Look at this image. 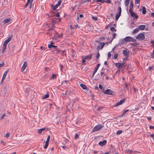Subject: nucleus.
<instances>
[{
  "label": "nucleus",
  "instance_id": "6",
  "mask_svg": "<svg viewBox=\"0 0 154 154\" xmlns=\"http://www.w3.org/2000/svg\"><path fill=\"white\" fill-rule=\"evenodd\" d=\"M125 63H116V66L118 68H123L125 64Z\"/></svg>",
  "mask_w": 154,
  "mask_h": 154
},
{
  "label": "nucleus",
  "instance_id": "21",
  "mask_svg": "<svg viewBox=\"0 0 154 154\" xmlns=\"http://www.w3.org/2000/svg\"><path fill=\"white\" fill-rule=\"evenodd\" d=\"M138 28L139 29L143 30L144 29V25H141L139 26Z\"/></svg>",
  "mask_w": 154,
  "mask_h": 154
},
{
  "label": "nucleus",
  "instance_id": "22",
  "mask_svg": "<svg viewBox=\"0 0 154 154\" xmlns=\"http://www.w3.org/2000/svg\"><path fill=\"white\" fill-rule=\"evenodd\" d=\"M6 47H7V45H5L4 44H3V47H2V53H3L5 51V50L6 49Z\"/></svg>",
  "mask_w": 154,
  "mask_h": 154
},
{
  "label": "nucleus",
  "instance_id": "10",
  "mask_svg": "<svg viewBox=\"0 0 154 154\" xmlns=\"http://www.w3.org/2000/svg\"><path fill=\"white\" fill-rule=\"evenodd\" d=\"M12 37L13 35H11L6 40L4 41V44L7 45L8 43L11 40Z\"/></svg>",
  "mask_w": 154,
  "mask_h": 154
},
{
  "label": "nucleus",
  "instance_id": "20",
  "mask_svg": "<svg viewBox=\"0 0 154 154\" xmlns=\"http://www.w3.org/2000/svg\"><path fill=\"white\" fill-rule=\"evenodd\" d=\"M123 54L125 56H128V53L126 50H124L123 51Z\"/></svg>",
  "mask_w": 154,
  "mask_h": 154
},
{
  "label": "nucleus",
  "instance_id": "23",
  "mask_svg": "<svg viewBox=\"0 0 154 154\" xmlns=\"http://www.w3.org/2000/svg\"><path fill=\"white\" fill-rule=\"evenodd\" d=\"M130 0H125V4L126 6H127L129 4Z\"/></svg>",
  "mask_w": 154,
  "mask_h": 154
},
{
  "label": "nucleus",
  "instance_id": "30",
  "mask_svg": "<svg viewBox=\"0 0 154 154\" xmlns=\"http://www.w3.org/2000/svg\"><path fill=\"white\" fill-rule=\"evenodd\" d=\"M67 93V91H66L65 92V93H62L61 95V96L62 97H65L67 94H66Z\"/></svg>",
  "mask_w": 154,
  "mask_h": 154
},
{
  "label": "nucleus",
  "instance_id": "40",
  "mask_svg": "<svg viewBox=\"0 0 154 154\" xmlns=\"http://www.w3.org/2000/svg\"><path fill=\"white\" fill-rule=\"evenodd\" d=\"M116 33H114L113 35H112V38L111 40L110 41V43H111L112 41V40H113V39H114L116 36Z\"/></svg>",
  "mask_w": 154,
  "mask_h": 154
},
{
  "label": "nucleus",
  "instance_id": "26",
  "mask_svg": "<svg viewBox=\"0 0 154 154\" xmlns=\"http://www.w3.org/2000/svg\"><path fill=\"white\" fill-rule=\"evenodd\" d=\"M118 11L119 14H121L122 9L120 7H119L118 9Z\"/></svg>",
  "mask_w": 154,
  "mask_h": 154
},
{
  "label": "nucleus",
  "instance_id": "57",
  "mask_svg": "<svg viewBox=\"0 0 154 154\" xmlns=\"http://www.w3.org/2000/svg\"><path fill=\"white\" fill-rule=\"evenodd\" d=\"M100 57V54L99 52H98L97 55L96 56V58L97 59H98Z\"/></svg>",
  "mask_w": 154,
  "mask_h": 154
},
{
  "label": "nucleus",
  "instance_id": "11",
  "mask_svg": "<svg viewBox=\"0 0 154 154\" xmlns=\"http://www.w3.org/2000/svg\"><path fill=\"white\" fill-rule=\"evenodd\" d=\"M107 141L106 140H104L103 141H101L99 142L98 144L101 146H103L106 145Z\"/></svg>",
  "mask_w": 154,
  "mask_h": 154
},
{
  "label": "nucleus",
  "instance_id": "8",
  "mask_svg": "<svg viewBox=\"0 0 154 154\" xmlns=\"http://www.w3.org/2000/svg\"><path fill=\"white\" fill-rule=\"evenodd\" d=\"M150 27V25L149 24L147 23L146 24V25H145V30L146 31H149V32H150L151 31Z\"/></svg>",
  "mask_w": 154,
  "mask_h": 154
},
{
  "label": "nucleus",
  "instance_id": "14",
  "mask_svg": "<svg viewBox=\"0 0 154 154\" xmlns=\"http://www.w3.org/2000/svg\"><path fill=\"white\" fill-rule=\"evenodd\" d=\"M8 72V70H6L5 72L4 73L3 76H2V79L3 80H4V79H5L6 76V75Z\"/></svg>",
  "mask_w": 154,
  "mask_h": 154
},
{
  "label": "nucleus",
  "instance_id": "25",
  "mask_svg": "<svg viewBox=\"0 0 154 154\" xmlns=\"http://www.w3.org/2000/svg\"><path fill=\"white\" fill-rule=\"evenodd\" d=\"M129 110V109H127V110H126L123 112V113L121 115V116H125L126 114V113L127 112H128V111Z\"/></svg>",
  "mask_w": 154,
  "mask_h": 154
},
{
  "label": "nucleus",
  "instance_id": "28",
  "mask_svg": "<svg viewBox=\"0 0 154 154\" xmlns=\"http://www.w3.org/2000/svg\"><path fill=\"white\" fill-rule=\"evenodd\" d=\"M104 2H106L108 4H110L111 3V1L110 0H107L106 1H103L102 2V3H103Z\"/></svg>",
  "mask_w": 154,
  "mask_h": 154
},
{
  "label": "nucleus",
  "instance_id": "16",
  "mask_svg": "<svg viewBox=\"0 0 154 154\" xmlns=\"http://www.w3.org/2000/svg\"><path fill=\"white\" fill-rule=\"evenodd\" d=\"M45 128H44L39 129L38 130V133L39 134H41L42 133V131H45Z\"/></svg>",
  "mask_w": 154,
  "mask_h": 154
},
{
  "label": "nucleus",
  "instance_id": "7",
  "mask_svg": "<svg viewBox=\"0 0 154 154\" xmlns=\"http://www.w3.org/2000/svg\"><path fill=\"white\" fill-rule=\"evenodd\" d=\"M100 66V64L99 63H98L96 67L94 68V72L93 73V74H92V78H94L95 74L97 72V71L98 69Z\"/></svg>",
  "mask_w": 154,
  "mask_h": 154
},
{
  "label": "nucleus",
  "instance_id": "42",
  "mask_svg": "<svg viewBox=\"0 0 154 154\" xmlns=\"http://www.w3.org/2000/svg\"><path fill=\"white\" fill-rule=\"evenodd\" d=\"M118 54L117 53H116L114 55V58L115 59H116L118 57Z\"/></svg>",
  "mask_w": 154,
  "mask_h": 154
},
{
  "label": "nucleus",
  "instance_id": "17",
  "mask_svg": "<svg viewBox=\"0 0 154 154\" xmlns=\"http://www.w3.org/2000/svg\"><path fill=\"white\" fill-rule=\"evenodd\" d=\"M11 21V19L10 18H7L4 21H3V22L4 24H6V23H8L10 22Z\"/></svg>",
  "mask_w": 154,
  "mask_h": 154
},
{
  "label": "nucleus",
  "instance_id": "24",
  "mask_svg": "<svg viewBox=\"0 0 154 154\" xmlns=\"http://www.w3.org/2000/svg\"><path fill=\"white\" fill-rule=\"evenodd\" d=\"M85 59H87L88 60H90L92 59V55L91 54L86 56L85 57Z\"/></svg>",
  "mask_w": 154,
  "mask_h": 154
},
{
  "label": "nucleus",
  "instance_id": "4",
  "mask_svg": "<svg viewBox=\"0 0 154 154\" xmlns=\"http://www.w3.org/2000/svg\"><path fill=\"white\" fill-rule=\"evenodd\" d=\"M136 38L140 40H143L144 38V35L143 33H139Z\"/></svg>",
  "mask_w": 154,
  "mask_h": 154
},
{
  "label": "nucleus",
  "instance_id": "52",
  "mask_svg": "<svg viewBox=\"0 0 154 154\" xmlns=\"http://www.w3.org/2000/svg\"><path fill=\"white\" fill-rule=\"evenodd\" d=\"M142 14H144V7L142 6Z\"/></svg>",
  "mask_w": 154,
  "mask_h": 154
},
{
  "label": "nucleus",
  "instance_id": "41",
  "mask_svg": "<svg viewBox=\"0 0 154 154\" xmlns=\"http://www.w3.org/2000/svg\"><path fill=\"white\" fill-rule=\"evenodd\" d=\"M50 135H48L47 137L46 141V142L49 143L50 140Z\"/></svg>",
  "mask_w": 154,
  "mask_h": 154
},
{
  "label": "nucleus",
  "instance_id": "35",
  "mask_svg": "<svg viewBox=\"0 0 154 154\" xmlns=\"http://www.w3.org/2000/svg\"><path fill=\"white\" fill-rule=\"evenodd\" d=\"M133 91H134V95L135 94L136 95L137 91H138L137 89L136 88H133Z\"/></svg>",
  "mask_w": 154,
  "mask_h": 154
},
{
  "label": "nucleus",
  "instance_id": "43",
  "mask_svg": "<svg viewBox=\"0 0 154 154\" xmlns=\"http://www.w3.org/2000/svg\"><path fill=\"white\" fill-rule=\"evenodd\" d=\"M105 45V44L104 42L102 43H101V48H100L101 49H102L103 48L104 46Z\"/></svg>",
  "mask_w": 154,
  "mask_h": 154
},
{
  "label": "nucleus",
  "instance_id": "50",
  "mask_svg": "<svg viewBox=\"0 0 154 154\" xmlns=\"http://www.w3.org/2000/svg\"><path fill=\"white\" fill-rule=\"evenodd\" d=\"M140 0H135V4H138L140 2Z\"/></svg>",
  "mask_w": 154,
  "mask_h": 154
},
{
  "label": "nucleus",
  "instance_id": "5",
  "mask_svg": "<svg viewBox=\"0 0 154 154\" xmlns=\"http://www.w3.org/2000/svg\"><path fill=\"white\" fill-rule=\"evenodd\" d=\"M129 13L132 17H134L136 19L138 18V16L135 14V13L133 12L132 9L129 10Z\"/></svg>",
  "mask_w": 154,
  "mask_h": 154
},
{
  "label": "nucleus",
  "instance_id": "53",
  "mask_svg": "<svg viewBox=\"0 0 154 154\" xmlns=\"http://www.w3.org/2000/svg\"><path fill=\"white\" fill-rule=\"evenodd\" d=\"M9 134L8 133H7L6 135H5V137L6 138H8V137H9Z\"/></svg>",
  "mask_w": 154,
  "mask_h": 154
},
{
  "label": "nucleus",
  "instance_id": "44",
  "mask_svg": "<svg viewBox=\"0 0 154 154\" xmlns=\"http://www.w3.org/2000/svg\"><path fill=\"white\" fill-rule=\"evenodd\" d=\"M92 19L94 20H97V17L92 16Z\"/></svg>",
  "mask_w": 154,
  "mask_h": 154
},
{
  "label": "nucleus",
  "instance_id": "46",
  "mask_svg": "<svg viewBox=\"0 0 154 154\" xmlns=\"http://www.w3.org/2000/svg\"><path fill=\"white\" fill-rule=\"evenodd\" d=\"M5 116V113H4L2 115V116H1V117L0 118V119L1 120L3 119L4 118Z\"/></svg>",
  "mask_w": 154,
  "mask_h": 154
},
{
  "label": "nucleus",
  "instance_id": "29",
  "mask_svg": "<svg viewBox=\"0 0 154 154\" xmlns=\"http://www.w3.org/2000/svg\"><path fill=\"white\" fill-rule=\"evenodd\" d=\"M99 79L100 81H102L104 80V77L103 76H102L101 75H100L99 76V78H98Z\"/></svg>",
  "mask_w": 154,
  "mask_h": 154
},
{
  "label": "nucleus",
  "instance_id": "19",
  "mask_svg": "<svg viewBox=\"0 0 154 154\" xmlns=\"http://www.w3.org/2000/svg\"><path fill=\"white\" fill-rule=\"evenodd\" d=\"M139 31V29L138 28H137L133 30V34H136V33L138 32Z\"/></svg>",
  "mask_w": 154,
  "mask_h": 154
},
{
  "label": "nucleus",
  "instance_id": "3",
  "mask_svg": "<svg viewBox=\"0 0 154 154\" xmlns=\"http://www.w3.org/2000/svg\"><path fill=\"white\" fill-rule=\"evenodd\" d=\"M115 93V91L110 89H107L104 93V94L111 95H114Z\"/></svg>",
  "mask_w": 154,
  "mask_h": 154
},
{
  "label": "nucleus",
  "instance_id": "54",
  "mask_svg": "<svg viewBox=\"0 0 154 154\" xmlns=\"http://www.w3.org/2000/svg\"><path fill=\"white\" fill-rule=\"evenodd\" d=\"M4 63L3 62L2 63L0 64V68L2 67L4 65Z\"/></svg>",
  "mask_w": 154,
  "mask_h": 154
},
{
  "label": "nucleus",
  "instance_id": "38",
  "mask_svg": "<svg viewBox=\"0 0 154 154\" xmlns=\"http://www.w3.org/2000/svg\"><path fill=\"white\" fill-rule=\"evenodd\" d=\"M122 132V131L121 130H118V131L116 133V134L117 135H119L120 134H121Z\"/></svg>",
  "mask_w": 154,
  "mask_h": 154
},
{
  "label": "nucleus",
  "instance_id": "64",
  "mask_svg": "<svg viewBox=\"0 0 154 154\" xmlns=\"http://www.w3.org/2000/svg\"><path fill=\"white\" fill-rule=\"evenodd\" d=\"M151 17H154V13L152 12V13H151Z\"/></svg>",
  "mask_w": 154,
  "mask_h": 154
},
{
  "label": "nucleus",
  "instance_id": "34",
  "mask_svg": "<svg viewBox=\"0 0 154 154\" xmlns=\"http://www.w3.org/2000/svg\"><path fill=\"white\" fill-rule=\"evenodd\" d=\"M56 76H57L55 75L54 74H52L50 79H56Z\"/></svg>",
  "mask_w": 154,
  "mask_h": 154
},
{
  "label": "nucleus",
  "instance_id": "31",
  "mask_svg": "<svg viewBox=\"0 0 154 154\" xmlns=\"http://www.w3.org/2000/svg\"><path fill=\"white\" fill-rule=\"evenodd\" d=\"M103 68H102V70H103ZM105 74V72H104V71H101V72H100V75H101L102 76H103V77H104V74Z\"/></svg>",
  "mask_w": 154,
  "mask_h": 154
},
{
  "label": "nucleus",
  "instance_id": "47",
  "mask_svg": "<svg viewBox=\"0 0 154 154\" xmlns=\"http://www.w3.org/2000/svg\"><path fill=\"white\" fill-rule=\"evenodd\" d=\"M79 137V135L77 134H75V137H74V139L75 140H76L78 137Z\"/></svg>",
  "mask_w": 154,
  "mask_h": 154
},
{
  "label": "nucleus",
  "instance_id": "36",
  "mask_svg": "<svg viewBox=\"0 0 154 154\" xmlns=\"http://www.w3.org/2000/svg\"><path fill=\"white\" fill-rule=\"evenodd\" d=\"M29 0H27V2L25 4V6H24V8H26L29 5Z\"/></svg>",
  "mask_w": 154,
  "mask_h": 154
},
{
  "label": "nucleus",
  "instance_id": "2",
  "mask_svg": "<svg viewBox=\"0 0 154 154\" xmlns=\"http://www.w3.org/2000/svg\"><path fill=\"white\" fill-rule=\"evenodd\" d=\"M124 40L126 42H135L136 40L130 36H127L125 38Z\"/></svg>",
  "mask_w": 154,
  "mask_h": 154
},
{
  "label": "nucleus",
  "instance_id": "48",
  "mask_svg": "<svg viewBox=\"0 0 154 154\" xmlns=\"http://www.w3.org/2000/svg\"><path fill=\"white\" fill-rule=\"evenodd\" d=\"M126 42V41H125V40H124V38L121 41V44H125Z\"/></svg>",
  "mask_w": 154,
  "mask_h": 154
},
{
  "label": "nucleus",
  "instance_id": "58",
  "mask_svg": "<svg viewBox=\"0 0 154 154\" xmlns=\"http://www.w3.org/2000/svg\"><path fill=\"white\" fill-rule=\"evenodd\" d=\"M99 87L100 89H102L103 88V87L101 84L99 85Z\"/></svg>",
  "mask_w": 154,
  "mask_h": 154
},
{
  "label": "nucleus",
  "instance_id": "61",
  "mask_svg": "<svg viewBox=\"0 0 154 154\" xmlns=\"http://www.w3.org/2000/svg\"><path fill=\"white\" fill-rule=\"evenodd\" d=\"M40 48L41 49L43 50H45V48L44 47H43V46H41Z\"/></svg>",
  "mask_w": 154,
  "mask_h": 154
},
{
  "label": "nucleus",
  "instance_id": "45",
  "mask_svg": "<svg viewBox=\"0 0 154 154\" xmlns=\"http://www.w3.org/2000/svg\"><path fill=\"white\" fill-rule=\"evenodd\" d=\"M49 97V95L48 93H47L46 94V95H45V96L44 97V98H48Z\"/></svg>",
  "mask_w": 154,
  "mask_h": 154
},
{
  "label": "nucleus",
  "instance_id": "60",
  "mask_svg": "<svg viewBox=\"0 0 154 154\" xmlns=\"http://www.w3.org/2000/svg\"><path fill=\"white\" fill-rule=\"evenodd\" d=\"M103 108V107H98V111H100V110L101 109H102V108Z\"/></svg>",
  "mask_w": 154,
  "mask_h": 154
},
{
  "label": "nucleus",
  "instance_id": "49",
  "mask_svg": "<svg viewBox=\"0 0 154 154\" xmlns=\"http://www.w3.org/2000/svg\"><path fill=\"white\" fill-rule=\"evenodd\" d=\"M111 54L110 53V52H109L108 54V58H110L111 57Z\"/></svg>",
  "mask_w": 154,
  "mask_h": 154
},
{
  "label": "nucleus",
  "instance_id": "56",
  "mask_svg": "<svg viewBox=\"0 0 154 154\" xmlns=\"http://www.w3.org/2000/svg\"><path fill=\"white\" fill-rule=\"evenodd\" d=\"M53 45L52 44H49L48 45V48H51L53 47Z\"/></svg>",
  "mask_w": 154,
  "mask_h": 154
},
{
  "label": "nucleus",
  "instance_id": "39",
  "mask_svg": "<svg viewBox=\"0 0 154 154\" xmlns=\"http://www.w3.org/2000/svg\"><path fill=\"white\" fill-rule=\"evenodd\" d=\"M124 89L125 90H129V88H128V85H127V84L126 83L125 84V87H124Z\"/></svg>",
  "mask_w": 154,
  "mask_h": 154
},
{
  "label": "nucleus",
  "instance_id": "27",
  "mask_svg": "<svg viewBox=\"0 0 154 154\" xmlns=\"http://www.w3.org/2000/svg\"><path fill=\"white\" fill-rule=\"evenodd\" d=\"M121 15L120 14H116V20H118V19L119 17Z\"/></svg>",
  "mask_w": 154,
  "mask_h": 154
},
{
  "label": "nucleus",
  "instance_id": "59",
  "mask_svg": "<svg viewBox=\"0 0 154 154\" xmlns=\"http://www.w3.org/2000/svg\"><path fill=\"white\" fill-rule=\"evenodd\" d=\"M134 151H133L130 150H128L127 151V152H129L130 153L133 152Z\"/></svg>",
  "mask_w": 154,
  "mask_h": 154
},
{
  "label": "nucleus",
  "instance_id": "32",
  "mask_svg": "<svg viewBox=\"0 0 154 154\" xmlns=\"http://www.w3.org/2000/svg\"><path fill=\"white\" fill-rule=\"evenodd\" d=\"M110 30L112 32H116V30L114 27H111L110 28Z\"/></svg>",
  "mask_w": 154,
  "mask_h": 154
},
{
  "label": "nucleus",
  "instance_id": "15",
  "mask_svg": "<svg viewBox=\"0 0 154 154\" xmlns=\"http://www.w3.org/2000/svg\"><path fill=\"white\" fill-rule=\"evenodd\" d=\"M80 86H81V87L83 89H84V90H85V89H88V88H87V86H86V85L84 84H81L80 85Z\"/></svg>",
  "mask_w": 154,
  "mask_h": 154
},
{
  "label": "nucleus",
  "instance_id": "63",
  "mask_svg": "<svg viewBox=\"0 0 154 154\" xmlns=\"http://www.w3.org/2000/svg\"><path fill=\"white\" fill-rule=\"evenodd\" d=\"M65 51H66L65 50H62L61 51L62 52V54L63 56H64V53L65 52Z\"/></svg>",
  "mask_w": 154,
  "mask_h": 154
},
{
  "label": "nucleus",
  "instance_id": "13",
  "mask_svg": "<svg viewBox=\"0 0 154 154\" xmlns=\"http://www.w3.org/2000/svg\"><path fill=\"white\" fill-rule=\"evenodd\" d=\"M125 99H122L119 102L117 103L115 105V106H117L122 104L125 101Z\"/></svg>",
  "mask_w": 154,
  "mask_h": 154
},
{
  "label": "nucleus",
  "instance_id": "18",
  "mask_svg": "<svg viewBox=\"0 0 154 154\" xmlns=\"http://www.w3.org/2000/svg\"><path fill=\"white\" fill-rule=\"evenodd\" d=\"M133 1L132 0L130 2L129 10L133 9Z\"/></svg>",
  "mask_w": 154,
  "mask_h": 154
},
{
  "label": "nucleus",
  "instance_id": "12",
  "mask_svg": "<svg viewBox=\"0 0 154 154\" xmlns=\"http://www.w3.org/2000/svg\"><path fill=\"white\" fill-rule=\"evenodd\" d=\"M61 2L62 0H59L58 3L53 8V10H55L60 5Z\"/></svg>",
  "mask_w": 154,
  "mask_h": 154
},
{
  "label": "nucleus",
  "instance_id": "33",
  "mask_svg": "<svg viewBox=\"0 0 154 154\" xmlns=\"http://www.w3.org/2000/svg\"><path fill=\"white\" fill-rule=\"evenodd\" d=\"M48 144L49 143L46 142H45V145L44 146V148L45 149H46L47 148L48 145Z\"/></svg>",
  "mask_w": 154,
  "mask_h": 154
},
{
  "label": "nucleus",
  "instance_id": "9",
  "mask_svg": "<svg viewBox=\"0 0 154 154\" xmlns=\"http://www.w3.org/2000/svg\"><path fill=\"white\" fill-rule=\"evenodd\" d=\"M27 62L26 61L24 62L21 68V71L22 72H23L26 67L27 66Z\"/></svg>",
  "mask_w": 154,
  "mask_h": 154
},
{
  "label": "nucleus",
  "instance_id": "51",
  "mask_svg": "<svg viewBox=\"0 0 154 154\" xmlns=\"http://www.w3.org/2000/svg\"><path fill=\"white\" fill-rule=\"evenodd\" d=\"M90 0H84L83 1H82V3H84L85 2H89V1H90Z\"/></svg>",
  "mask_w": 154,
  "mask_h": 154
},
{
  "label": "nucleus",
  "instance_id": "37",
  "mask_svg": "<svg viewBox=\"0 0 154 154\" xmlns=\"http://www.w3.org/2000/svg\"><path fill=\"white\" fill-rule=\"evenodd\" d=\"M55 51H56V54H58L59 52L60 51V50L58 48H57L55 49Z\"/></svg>",
  "mask_w": 154,
  "mask_h": 154
},
{
  "label": "nucleus",
  "instance_id": "62",
  "mask_svg": "<svg viewBox=\"0 0 154 154\" xmlns=\"http://www.w3.org/2000/svg\"><path fill=\"white\" fill-rule=\"evenodd\" d=\"M29 8H31L32 7V3L31 2L30 3H29Z\"/></svg>",
  "mask_w": 154,
  "mask_h": 154
},
{
  "label": "nucleus",
  "instance_id": "55",
  "mask_svg": "<svg viewBox=\"0 0 154 154\" xmlns=\"http://www.w3.org/2000/svg\"><path fill=\"white\" fill-rule=\"evenodd\" d=\"M67 82H68V81H66V80L63 81L61 83V84H65Z\"/></svg>",
  "mask_w": 154,
  "mask_h": 154
},
{
  "label": "nucleus",
  "instance_id": "1",
  "mask_svg": "<svg viewBox=\"0 0 154 154\" xmlns=\"http://www.w3.org/2000/svg\"><path fill=\"white\" fill-rule=\"evenodd\" d=\"M103 127V126L102 125H98L93 128L92 132H93L97 131L101 129Z\"/></svg>",
  "mask_w": 154,
  "mask_h": 154
}]
</instances>
